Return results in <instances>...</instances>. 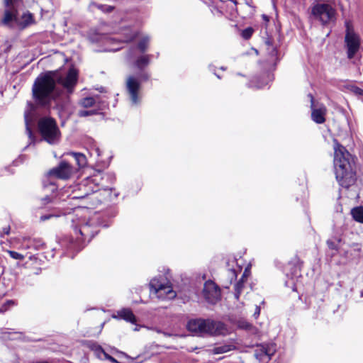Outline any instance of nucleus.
<instances>
[{
  "label": "nucleus",
  "instance_id": "45",
  "mask_svg": "<svg viewBox=\"0 0 363 363\" xmlns=\"http://www.w3.org/2000/svg\"><path fill=\"white\" fill-rule=\"evenodd\" d=\"M23 240L24 241H28V240L27 238H23Z\"/></svg>",
  "mask_w": 363,
  "mask_h": 363
},
{
  "label": "nucleus",
  "instance_id": "34",
  "mask_svg": "<svg viewBox=\"0 0 363 363\" xmlns=\"http://www.w3.org/2000/svg\"><path fill=\"white\" fill-rule=\"evenodd\" d=\"M13 304V302L12 301H6L1 308H0V313H3L6 311H7L8 307L9 305Z\"/></svg>",
  "mask_w": 363,
  "mask_h": 363
},
{
  "label": "nucleus",
  "instance_id": "4",
  "mask_svg": "<svg viewBox=\"0 0 363 363\" xmlns=\"http://www.w3.org/2000/svg\"><path fill=\"white\" fill-rule=\"evenodd\" d=\"M38 128L42 137L49 144H56L60 141V131L53 118L45 117L40 119Z\"/></svg>",
  "mask_w": 363,
  "mask_h": 363
},
{
  "label": "nucleus",
  "instance_id": "32",
  "mask_svg": "<svg viewBox=\"0 0 363 363\" xmlns=\"http://www.w3.org/2000/svg\"><path fill=\"white\" fill-rule=\"evenodd\" d=\"M238 325L239 328L245 329V330H249L252 327V325L249 323H247V321L243 320H239Z\"/></svg>",
  "mask_w": 363,
  "mask_h": 363
},
{
  "label": "nucleus",
  "instance_id": "44",
  "mask_svg": "<svg viewBox=\"0 0 363 363\" xmlns=\"http://www.w3.org/2000/svg\"><path fill=\"white\" fill-rule=\"evenodd\" d=\"M144 77H145V79H147L148 78V76L147 74H145Z\"/></svg>",
  "mask_w": 363,
  "mask_h": 363
},
{
  "label": "nucleus",
  "instance_id": "7",
  "mask_svg": "<svg viewBox=\"0 0 363 363\" xmlns=\"http://www.w3.org/2000/svg\"><path fill=\"white\" fill-rule=\"evenodd\" d=\"M311 14L314 19L325 25L335 20V9L328 4H316L312 7Z\"/></svg>",
  "mask_w": 363,
  "mask_h": 363
},
{
  "label": "nucleus",
  "instance_id": "31",
  "mask_svg": "<svg viewBox=\"0 0 363 363\" xmlns=\"http://www.w3.org/2000/svg\"><path fill=\"white\" fill-rule=\"evenodd\" d=\"M253 33V29L252 28H247L242 32V37L245 39H249Z\"/></svg>",
  "mask_w": 363,
  "mask_h": 363
},
{
  "label": "nucleus",
  "instance_id": "11",
  "mask_svg": "<svg viewBox=\"0 0 363 363\" xmlns=\"http://www.w3.org/2000/svg\"><path fill=\"white\" fill-rule=\"evenodd\" d=\"M126 89L132 104H138L140 100V82L139 80L133 76H129L126 80Z\"/></svg>",
  "mask_w": 363,
  "mask_h": 363
},
{
  "label": "nucleus",
  "instance_id": "1",
  "mask_svg": "<svg viewBox=\"0 0 363 363\" xmlns=\"http://www.w3.org/2000/svg\"><path fill=\"white\" fill-rule=\"evenodd\" d=\"M78 72L74 68L69 69L66 77L59 75L57 72H50L36 79L33 86V94L36 102L43 106L50 104L55 99V83L62 84L69 92L75 86Z\"/></svg>",
  "mask_w": 363,
  "mask_h": 363
},
{
  "label": "nucleus",
  "instance_id": "28",
  "mask_svg": "<svg viewBox=\"0 0 363 363\" xmlns=\"http://www.w3.org/2000/svg\"><path fill=\"white\" fill-rule=\"evenodd\" d=\"M95 103V100L93 97H86L80 101V104L82 106L88 108L92 106Z\"/></svg>",
  "mask_w": 363,
  "mask_h": 363
},
{
  "label": "nucleus",
  "instance_id": "24",
  "mask_svg": "<svg viewBox=\"0 0 363 363\" xmlns=\"http://www.w3.org/2000/svg\"><path fill=\"white\" fill-rule=\"evenodd\" d=\"M90 348L98 358L103 359L106 352L104 350L101 346L96 343H93L90 345Z\"/></svg>",
  "mask_w": 363,
  "mask_h": 363
},
{
  "label": "nucleus",
  "instance_id": "13",
  "mask_svg": "<svg viewBox=\"0 0 363 363\" xmlns=\"http://www.w3.org/2000/svg\"><path fill=\"white\" fill-rule=\"evenodd\" d=\"M276 352V346L273 343L262 344L257 346L255 357L261 362H268Z\"/></svg>",
  "mask_w": 363,
  "mask_h": 363
},
{
  "label": "nucleus",
  "instance_id": "36",
  "mask_svg": "<svg viewBox=\"0 0 363 363\" xmlns=\"http://www.w3.org/2000/svg\"><path fill=\"white\" fill-rule=\"evenodd\" d=\"M103 359H108V360L111 361L113 363H118V362L116 361V359L115 358H113V357H111V355H109L106 352L104 354V355L103 357Z\"/></svg>",
  "mask_w": 363,
  "mask_h": 363
},
{
  "label": "nucleus",
  "instance_id": "22",
  "mask_svg": "<svg viewBox=\"0 0 363 363\" xmlns=\"http://www.w3.org/2000/svg\"><path fill=\"white\" fill-rule=\"evenodd\" d=\"M352 218L357 222L363 223V207H356L352 209Z\"/></svg>",
  "mask_w": 363,
  "mask_h": 363
},
{
  "label": "nucleus",
  "instance_id": "26",
  "mask_svg": "<svg viewBox=\"0 0 363 363\" xmlns=\"http://www.w3.org/2000/svg\"><path fill=\"white\" fill-rule=\"evenodd\" d=\"M233 346L231 345H224L221 346H217L213 349L214 354H222L232 350Z\"/></svg>",
  "mask_w": 363,
  "mask_h": 363
},
{
  "label": "nucleus",
  "instance_id": "2",
  "mask_svg": "<svg viewBox=\"0 0 363 363\" xmlns=\"http://www.w3.org/2000/svg\"><path fill=\"white\" fill-rule=\"evenodd\" d=\"M334 166L340 185L348 188L354 184L356 177L351 155L337 140H334Z\"/></svg>",
  "mask_w": 363,
  "mask_h": 363
},
{
  "label": "nucleus",
  "instance_id": "27",
  "mask_svg": "<svg viewBox=\"0 0 363 363\" xmlns=\"http://www.w3.org/2000/svg\"><path fill=\"white\" fill-rule=\"evenodd\" d=\"M149 42L150 38L148 36H145L140 40L138 45V48L140 52H144L147 49Z\"/></svg>",
  "mask_w": 363,
  "mask_h": 363
},
{
  "label": "nucleus",
  "instance_id": "15",
  "mask_svg": "<svg viewBox=\"0 0 363 363\" xmlns=\"http://www.w3.org/2000/svg\"><path fill=\"white\" fill-rule=\"evenodd\" d=\"M121 37L110 38L108 40L110 42L112 41H119L121 43H128L133 40L136 37V33L133 32L130 28H124L121 30Z\"/></svg>",
  "mask_w": 363,
  "mask_h": 363
},
{
  "label": "nucleus",
  "instance_id": "16",
  "mask_svg": "<svg viewBox=\"0 0 363 363\" xmlns=\"http://www.w3.org/2000/svg\"><path fill=\"white\" fill-rule=\"evenodd\" d=\"M115 318L123 319L128 322L134 323L136 321L135 316L129 308H123L117 312L116 315L113 316Z\"/></svg>",
  "mask_w": 363,
  "mask_h": 363
},
{
  "label": "nucleus",
  "instance_id": "18",
  "mask_svg": "<svg viewBox=\"0 0 363 363\" xmlns=\"http://www.w3.org/2000/svg\"><path fill=\"white\" fill-rule=\"evenodd\" d=\"M33 23V14L29 12L24 13L21 18L18 17V28L24 29Z\"/></svg>",
  "mask_w": 363,
  "mask_h": 363
},
{
  "label": "nucleus",
  "instance_id": "6",
  "mask_svg": "<svg viewBox=\"0 0 363 363\" xmlns=\"http://www.w3.org/2000/svg\"><path fill=\"white\" fill-rule=\"evenodd\" d=\"M100 179V174L88 177L82 182L79 186L74 187L71 194L67 197L71 199H83L91 193L99 190L98 182Z\"/></svg>",
  "mask_w": 363,
  "mask_h": 363
},
{
  "label": "nucleus",
  "instance_id": "37",
  "mask_svg": "<svg viewBox=\"0 0 363 363\" xmlns=\"http://www.w3.org/2000/svg\"><path fill=\"white\" fill-rule=\"evenodd\" d=\"M250 275V269H249V267H247L245 269V272H243V274L241 278H243V281H245L247 277Z\"/></svg>",
  "mask_w": 363,
  "mask_h": 363
},
{
  "label": "nucleus",
  "instance_id": "29",
  "mask_svg": "<svg viewBox=\"0 0 363 363\" xmlns=\"http://www.w3.org/2000/svg\"><path fill=\"white\" fill-rule=\"evenodd\" d=\"M7 252L14 259L23 260L25 258L24 255L15 251L8 250Z\"/></svg>",
  "mask_w": 363,
  "mask_h": 363
},
{
  "label": "nucleus",
  "instance_id": "8",
  "mask_svg": "<svg viewBox=\"0 0 363 363\" xmlns=\"http://www.w3.org/2000/svg\"><path fill=\"white\" fill-rule=\"evenodd\" d=\"M21 1V0H18L10 4H7L4 1L6 9L4 13V17L1 20V23L3 25L9 28H18V15L17 7L20 4Z\"/></svg>",
  "mask_w": 363,
  "mask_h": 363
},
{
  "label": "nucleus",
  "instance_id": "14",
  "mask_svg": "<svg viewBox=\"0 0 363 363\" xmlns=\"http://www.w3.org/2000/svg\"><path fill=\"white\" fill-rule=\"evenodd\" d=\"M311 117L314 122L316 123H323L325 121V114L327 112L326 107L321 104L318 106H315L313 104V97L311 95Z\"/></svg>",
  "mask_w": 363,
  "mask_h": 363
},
{
  "label": "nucleus",
  "instance_id": "25",
  "mask_svg": "<svg viewBox=\"0 0 363 363\" xmlns=\"http://www.w3.org/2000/svg\"><path fill=\"white\" fill-rule=\"evenodd\" d=\"M245 288V281H243V278H241L240 280L235 285V298L238 300L239 296Z\"/></svg>",
  "mask_w": 363,
  "mask_h": 363
},
{
  "label": "nucleus",
  "instance_id": "10",
  "mask_svg": "<svg viewBox=\"0 0 363 363\" xmlns=\"http://www.w3.org/2000/svg\"><path fill=\"white\" fill-rule=\"evenodd\" d=\"M203 295L206 301L211 304L216 303L220 299V291L218 286L212 281L204 284Z\"/></svg>",
  "mask_w": 363,
  "mask_h": 363
},
{
  "label": "nucleus",
  "instance_id": "40",
  "mask_svg": "<svg viewBox=\"0 0 363 363\" xmlns=\"http://www.w3.org/2000/svg\"><path fill=\"white\" fill-rule=\"evenodd\" d=\"M30 247L28 245V244H26V245H22L19 247V249L21 250H26V249H28Z\"/></svg>",
  "mask_w": 363,
  "mask_h": 363
},
{
  "label": "nucleus",
  "instance_id": "20",
  "mask_svg": "<svg viewBox=\"0 0 363 363\" xmlns=\"http://www.w3.org/2000/svg\"><path fill=\"white\" fill-rule=\"evenodd\" d=\"M150 60V55H142L137 59L135 62V67L139 69H143L144 67H147Z\"/></svg>",
  "mask_w": 363,
  "mask_h": 363
},
{
  "label": "nucleus",
  "instance_id": "35",
  "mask_svg": "<svg viewBox=\"0 0 363 363\" xmlns=\"http://www.w3.org/2000/svg\"><path fill=\"white\" fill-rule=\"evenodd\" d=\"M11 228L9 225L4 227L2 231L0 232V237L2 238L4 235H9L10 233Z\"/></svg>",
  "mask_w": 363,
  "mask_h": 363
},
{
  "label": "nucleus",
  "instance_id": "19",
  "mask_svg": "<svg viewBox=\"0 0 363 363\" xmlns=\"http://www.w3.org/2000/svg\"><path fill=\"white\" fill-rule=\"evenodd\" d=\"M96 9L105 13H109L113 10V7L111 6L98 4L94 2L90 3V4L89 5V9L91 11H94Z\"/></svg>",
  "mask_w": 363,
  "mask_h": 363
},
{
  "label": "nucleus",
  "instance_id": "43",
  "mask_svg": "<svg viewBox=\"0 0 363 363\" xmlns=\"http://www.w3.org/2000/svg\"><path fill=\"white\" fill-rule=\"evenodd\" d=\"M357 92L359 93V94H361L362 92H363V91L359 89H357Z\"/></svg>",
  "mask_w": 363,
  "mask_h": 363
},
{
  "label": "nucleus",
  "instance_id": "38",
  "mask_svg": "<svg viewBox=\"0 0 363 363\" xmlns=\"http://www.w3.org/2000/svg\"><path fill=\"white\" fill-rule=\"evenodd\" d=\"M259 313H260V308L259 306H256L255 308V311L253 314V316L257 318L259 315Z\"/></svg>",
  "mask_w": 363,
  "mask_h": 363
},
{
  "label": "nucleus",
  "instance_id": "17",
  "mask_svg": "<svg viewBox=\"0 0 363 363\" xmlns=\"http://www.w3.org/2000/svg\"><path fill=\"white\" fill-rule=\"evenodd\" d=\"M76 231H78L82 236V240H88L89 241L94 237V230H92L90 225L85 223L82 225L79 228H76Z\"/></svg>",
  "mask_w": 363,
  "mask_h": 363
},
{
  "label": "nucleus",
  "instance_id": "12",
  "mask_svg": "<svg viewBox=\"0 0 363 363\" xmlns=\"http://www.w3.org/2000/svg\"><path fill=\"white\" fill-rule=\"evenodd\" d=\"M73 173L72 167L66 162H61L58 166L48 172V176L60 179H69Z\"/></svg>",
  "mask_w": 363,
  "mask_h": 363
},
{
  "label": "nucleus",
  "instance_id": "46",
  "mask_svg": "<svg viewBox=\"0 0 363 363\" xmlns=\"http://www.w3.org/2000/svg\"><path fill=\"white\" fill-rule=\"evenodd\" d=\"M49 199L48 197H45L44 200H48Z\"/></svg>",
  "mask_w": 363,
  "mask_h": 363
},
{
  "label": "nucleus",
  "instance_id": "39",
  "mask_svg": "<svg viewBox=\"0 0 363 363\" xmlns=\"http://www.w3.org/2000/svg\"><path fill=\"white\" fill-rule=\"evenodd\" d=\"M53 216L50 214V215H48V216H42L40 217V220L44 221V220H46L48 219H49L50 218L52 217Z\"/></svg>",
  "mask_w": 363,
  "mask_h": 363
},
{
  "label": "nucleus",
  "instance_id": "30",
  "mask_svg": "<svg viewBox=\"0 0 363 363\" xmlns=\"http://www.w3.org/2000/svg\"><path fill=\"white\" fill-rule=\"evenodd\" d=\"M30 113L28 112V111H26L25 112V121H26V132L28 135V136L30 138H31L32 136V131H31V129L29 127V125H28V120H29V118H30V120H31V116H29Z\"/></svg>",
  "mask_w": 363,
  "mask_h": 363
},
{
  "label": "nucleus",
  "instance_id": "42",
  "mask_svg": "<svg viewBox=\"0 0 363 363\" xmlns=\"http://www.w3.org/2000/svg\"><path fill=\"white\" fill-rule=\"evenodd\" d=\"M120 49L119 47H117V48H110L109 50H111V51H117Z\"/></svg>",
  "mask_w": 363,
  "mask_h": 363
},
{
  "label": "nucleus",
  "instance_id": "9",
  "mask_svg": "<svg viewBox=\"0 0 363 363\" xmlns=\"http://www.w3.org/2000/svg\"><path fill=\"white\" fill-rule=\"evenodd\" d=\"M345 42L347 49V57L352 59L360 47V38L347 23Z\"/></svg>",
  "mask_w": 363,
  "mask_h": 363
},
{
  "label": "nucleus",
  "instance_id": "3",
  "mask_svg": "<svg viewBox=\"0 0 363 363\" xmlns=\"http://www.w3.org/2000/svg\"><path fill=\"white\" fill-rule=\"evenodd\" d=\"M223 326V324L220 322H213L201 319L191 320L187 324V328L189 331L200 335H219L222 333Z\"/></svg>",
  "mask_w": 363,
  "mask_h": 363
},
{
  "label": "nucleus",
  "instance_id": "5",
  "mask_svg": "<svg viewBox=\"0 0 363 363\" xmlns=\"http://www.w3.org/2000/svg\"><path fill=\"white\" fill-rule=\"evenodd\" d=\"M150 293L160 299H172L177 294L171 283L164 277H155L150 282Z\"/></svg>",
  "mask_w": 363,
  "mask_h": 363
},
{
  "label": "nucleus",
  "instance_id": "23",
  "mask_svg": "<svg viewBox=\"0 0 363 363\" xmlns=\"http://www.w3.org/2000/svg\"><path fill=\"white\" fill-rule=\"evenodd\" d=\"M237 264L238 267L237 268H229L228 269V272H229V277H230V283L232 282L233 280L235 279L237 276H238V273L241 270L242 267L240 266V264L238 263V261L235 260V259H233L231 261V263H232V266L233 265L234 263Z\"/></svg>",
  "mask_w": 363,
  "mask_h": 363
},
{
  "label": "nucleus",
  "instance_id": "21",
  "mask_svg": "<svg viewBox=\"0 0 363 363\" xmlns=\"http://www.w3.org/2000/svg\"><path fill=\"white\" fill-rule=\"evenodd\" d=\"M69 155L74 157L76 163L79 167H83L86 164V158L84 154L79 152H70Z\"/></svg>",
  "mask_w": 363,
  "mask_h": 363
},
{
  "label": "nucleus",
  "instance_id": "33",
  "mask_svg": "<svg viewBox=\"0 0 363 363\" xmlns=\"http://www.w3.org/2000/svg\"><path fill=\"white\" fill-rule=\"evenodd\" d=\"M95 112L93 111H85V110H82V111H79V113H78V115L80 116V117H86V116H91V115H93L94 114Z\"/></svg>",
  "mask_w": 363,
  "mask_h": 363
},
{
  "label": "nucleus",
  "instance_id": "41",
  "mask_svg": "<svg viewBox=\"0 0 363 363\" xmlns=\"http://www.w3.org/2000/svg\"><path fill=\"white\" fill-rule=\"evenodd\" d=\"M328 245L329 246L330 248L331 249H334L335 248V245H333V243L330 241H328Z\"/></svg>",
  "mask_w": 363,
  "mask_h": 363
}]
</instances>
